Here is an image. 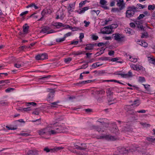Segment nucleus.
<instances>
[{
	"mask_svg": "<svg viewBox=\"0 0 155 155\" xmlns=\"http://www.w3.org/2000/svg\"><path fill=\"white\" fill-rule=\"evenodd\" d=\"M57 123L51 124L49 126L50 128L52 129H55L58 133L65 132L67 130V128L65 126L58 125H57Z\"/></svg>",
	"mask_w": 155,
	"mask_h": 155,
	"instance_id": "1",
	"label": "nucleus"
},
{
	"mask_svg": "<svg viewBox=\"0 0 155 155\" xmlns=\"http://www.w3.org/2000/svg\"><path fill=\"white\" fill-rule=\"evenodd\" d=\"M127 9L126 13V17L128 18L133 17L135 12L137 11L136 10V7L133 5L128 7Z\"/></svg>",
	"mask_w": 155,
	"mask_h": 155,
	"instance_id": "2",
	"label": "nucleus"
},
{
	"mask_svg": "<svg viewBox=\"0 0 155 155\" xmlns=\"http://www.w3.org/2000/svg\"><path fill=\"white\" fill-rule=\"evenodd\" d=\"M118 27L117 24H112L111 25L105 27L104 31H101L102 34H110L113 28H115Z\"/></svg>",
	"mask_w": 155,
	"mask_h": 155,
	"instance_id": "3",
	"label": "nucleus"
},
{
	"mask_svg": "<svg viewBox=\"0 0 155 155\" xmlns=\"http://www.w3.org/2000/svg\"><path fill=\"white\" fill-rule=\"evenodd\" d=\"M114 39L118 42H122L124 41V39L125 37L122 36L119 33H116L112 35Z\"/></svg>",
	"mask_w": 155,
	"mask_h": 155,
	"instance_id": "4",
	"label": "nucleus"
},
{
	"mask_svg": "<svg viewBox=\"0 0 155 155\" xmlns=\"http://www.w3.org/2000/svg\"><path fill=\"white\" fill-rule=\"evenodd\" d=\"M98 139H105L107 140H114L117 139L114 136H112L109 135H105L103 136H100L99 138H97Z\"/></svg>",
	"mask_w": 155,
	"mask_h": 155,
	"instance_id": "5",
	"label": "nucleus"
},
{
	"mask_svg": "<svg viewBox=\"0 0 155 155\" xmlns=\"http://www.w3.org/2000/svg\"><path fill=\"white\" fill-rule=\"evenodd\" d=\"M63 148V147H57L54 148L53 149H49L48 147H45L44 149L45 151L46 152H51V153L54 152H57V151L62 149Z\"/></svg>",
	"mask_w": 155,
	"mask_h": 155,
	"instance_id": "6",
	"label": "nucleus"
},
{
	"mask_svg": "<svg viewBox=\"0 0 155 155\" xmlns=\"http://www.w3.org/2000/svg\"><path fill=\"white\" fill-rule=\"evenodd\" d=\"M118 150L119 152L118 154L119 155H124L125 154H127L128 152V149H126L124 147L119 148Z\"/></svg>",
	"mask_w": 155,
	"mask_h": 155,
	"instance_id": "7",
	"label": "nucleus"
},
{
	"mask_svg": "<svg viewBox=\"0 0 155 155\" xmlns=\"http://www.w3.org/2000/svg\"><path fill=\"white\" fill-rule=\"evenodd\" d=\"M140 104V100L138 99H137L134 100L133 102V103L130 105L126 106L124 107V109L126 110H128V108L131 106H133L134 105H136V106H138Z\"/></svg>",
	"mask_w": 155,
	"mask_h": 155,
	"instance_id": "8",
	"label": "nucleus"
},
{
	"mask_svg": "<svg viewBox=\"0 0 155 155\" xmlns=\"http://www.w3.org/2000/svg\"><path fill=\"white\" fill-rule=\"evenodd\" d=\"M96 45H97V44L96 43L94 44L90 43L87 44L86 45V47L85 48V49L86 50H92L93 49L94 47Z\"/></svg>",
	"mask_w": 155,
	"mask_h": 155,
	"instance_id": "9",
	"label": "nucleus"
},
{
	"mask_svg": "<svg viewBox=\"0 0 155 155\" xmlns=\"http://www.w3.org/2000/svg\"><path fill=\"white\" fill-rule=\"evenodd\" d=\"M111 126L112 127L111 129V131L113 133L116 134L117 132L118 131V129L117 127L116 124L115 123H112L110 124Z\"/></svg>",
	"mask_w": 155,
	"mask_h": 155,
	"instance_id": "10",
	"label": "nucleus"
},
{
	"mask_svg": "<svg viewBox=\"0 0 155 155\" xmlns=\"http://www.w3.org/2000/svg\"><path fill=\"white\" fill-rule=\"evenodd\" d=\"M100 3L101 5H102L101 7L104 9L106 10L109 9V7L106 6L107 2L105 0H100Z\"/></svg>",
	"mask_w": 155,
	"mask_h": 155,
	"instance_id": "11",
	"label": "nucleus"
},
{
	"mask_svg": "<svg viewBox=\"0 0 155 155\" xmlns=\"http://www.w3.org/2000/svg\"><path fill=\"white\" fill-rule=\"evenodd\" d=\"M49 90H51L52 91L50 93L48 96L47 100L48 101H50L51 100L54 95V90L53 89H49Z\"/></svg>",
	"mask_w": 155,
	"mask_h": 155,
	"instance_id": "12",
	"label": "nucleus"
},
{
	"mask_svg": "<svg viewBox=\"0 0 155 155\" xmlns=\"http://www.w3.org/2000/svg\"><path fill=\"white\" fill-rule=\"evenodd\" d=\"M49 128L50 127L48 126L43 129H42L40 130H39L38 132L39 135H43L45 134L48 132V130Z\"/></svg>",
	"mask_w": 155,
	"mask_h": 155,
	"instance_id": "13",
	"label": "nucleus"
},
{
	"mask_svg": "<svg viewBox=\"0 0 155 155\" xmlns=\"http://www.w3.org/2000/svg\"><path fill=\"white\" fill-rule=\"evenodd\" d=\"M38 152L37 150H29L26 152L25 155H38Z\"/></svg>",
	"mask_w": 155,
	"mask_h": 155,
	"instance_id": "14",
	"label": "nucleus"
},
{
	"mask_svg": "<svg viewBox=\"0 0 155 155\" xmlns=\"http://www.w3.org/2000/svg\"><path fill=\"white\" fill-rule=\"evenodd\" d=\"M138 42V43L139 45L144 47L147 48L148 45V43L144 41H139Z\"/></svg>",
	"mask_w": 155,
	"mask_h": 155,
	"instance_id": "15",
	"label": "nucleus"
},
{
	"mask_svg": "<svg viewBox=\"0 0 155 155\" xmlns=\"http://www.w3.org/2000/svg\"><path fill=\"white\" fill-rule=\"evenodd\" d=\"M89 9V7L87 6L84 7L81 9H80V11H78V12L79 14H81V13H84L87 10Z\"/></svg>",
	"mask_w": 155,
	"mask_h": 155,
	"instance_id": "16",
	"label": "nucleus"
},
{
	"mask_svg": "<svg viewBox=\"0 0 155 155\" xmlns=\"http://www.w3.org/2000/svg\"><path fill=\"white\" fill-rule=\"evenodd\" d=\"M50 29L49 27L47 26H44L42 28V29L40 31V33H47V31Z\"/></svg>",
	"mask_w": 155,
	"mask_h": 155,
	"instance_id": "17",
	"label": "nucleus"
},
{
	"mask_svg": "<svg viewBox=\"0 0 155 155\" xmlns=\"http://www.w3.org/2000/svg\"><path fill=\"white\" fill-rule=\"evenodd\" d=\"M131 147V149L134 150L135 149H137L138 150L140 151L141 152H143V150L144 149V148H141V146H136L135 147L132 146Z\"/></svg>",
	"mask_w": 155,
	"mask_h": 155,
	"instance_id": "18",
	"label": "nucleus"
},
{
	"mask_svg": "<svg viewBox=\"0 0 155 155\" xmlns=\"http://www.w3.org/2000/svg\"><path fill=\"white\" fill-rule=\"evenodd\" d=\"M131 130L130 128L129 125H127V126H124L122 129L121 131L125 132L130 131Z\"/></svg>",
	"mask_w": 155,
	"mask_h": 155,
	"instance_id": "19",
	"label": "nucleus"
},
{
	"mask_svg": "<svg viewBox=\"0 0 155 155\" xmlns=\"http://www.w3.org/2000/svg\"><path fill=\"white\" fill-rule=\"evenodd\" d=\"M23 31L24 33L27 34L28 33V31L29 28V26L27 24H25L23 26Z\"/></svg>",
	"mask_w": 155,
	"mask_h": 155,
	"instance_id": "20",
	"label": "nucleus"
},
{
	"mask_svg": "<svg viewBox=\"0 0 155 155\" xmlns=\"http://www.w3.org/2000/svg\"><path fill=\"white\" fill-rule=\"evenodd\" d=\"M77 149L80 150H85L87 149V146L85 143L81 144V146H79L76 148Z\"/></svg>",
	"mask_w": 155,
	"mask_h": 155,
	"instance_id": "21",
	"label": "nucleus"
},
{
	"mask_svg": "<svg viewBox=\"0 0 155 155\" xmlns=\"http://www.w3.org/2000/svg\"><path fill=\"white\" fill-rule=\"evenodd\" d=\"M97 50H100V51L97 52L95 55H97V56H98L102 54L104 52V51L105 50V48H103V47L101 48H98Z\"/></svg>",
	"mask_w": 155,
	"mask_h": 155,
	"instance_id": "22",
	"label": "nucleus"
},
{
	"mask_svg": "<svg viewBox=\"0 0 155 155\" xmlns=\"http://www.w3.org/2000/svg\"><path fill=\"white\" fill-rule=\"evenodd\" d=\"M59 103V101H57L55 102H52L51 103V108H57L58 105V104Z\"/></svg>",
	"mask_w": 155,
	"mask_h": 155,
	"instance_id": "23",
	"label": "nucleus"
},
{
	"mask_svg": "<svg viewBox=\"0 0 155 155\" xmlns=\"http://www.w3.org/2000/svg\"><path fill=\"white\" fill-rule=\"evenodd\" d=\"M117 5L119 7L120 10H121L124 9L125 7V4L124 3H121L120 2H117Z\"/></svg>",
	"mask_w": 155,
	"mask_h": 155,
	"instance_id": "24",
	"label": "nucleus"
},
{
	"mask_svg": "<svg viewBox=\"0 0 155 155\" xmlns=\"http://www.w3.org/2000/svg\"><path fill=\"white\" fill-rule=\"evenodd\" d=\"M57 14L60 16V18L62 20L64 18V13L63 11H59L57 12Z\"/></svg>",
	"mask_w": 155,
	"mask_h": 155,
	"instance_id": "25",
	"label": "nucleus"
},
{
	"mask_svg": "<svg viewBox=\"0 0 155 155\" xmlns=\"http://www.w3.org/2000/svg\"><path fill=\"white\" fill-rule=\"evenodd\" d=\"M125 74L124 77H123V78H128L132 77V74L131 71H129L127 74Z\"/></svg>",
	"mask_w": 155,
	"mask_h": 155,
	"instance_id": "26",
	"label": "nucleus"
},
{
	"mask_svg": "<svg viewBox=\"0 0 155 155\" xmlns=\"http://www.w3.org/2000/svg\"><path fill=\"white\" fill-rule=\"evenodd\" d=\"M50 128H49L48 130V132L50 134H55L58 133L55 129H53V130H50Z\"/></svg>",
	"mask_w": 155,
	"mask_h": 155,
	"instance_id": "27",
	"label": "nucleus"
},
{
	"mask_svg": "<svg viewBox=\"0 0 155 155\" xmlns=\"http://www.w3.org/2000/svg\"><path fill=\"white\" fill-rule=\"evenodd\" d=\"M146 7L145 5H142L140 4H137V7H136V10L138 9H139L144 8Z\"/></svg>",
	"mask_w": 155,
	"mask_h": 155,
	"instance_id": "28",
	"label": "nucleus"
},
{
	"mask_svg": "<svg viewBox=\"0 0 155 155\" xmlns=\"http://www.w3.org/2000/svg\"><path fill=\"white\" fill-rule=\"evenodd\" d=\"M92 129L96 130L98 132L101 131V128L98 126H92Z\"/></svg>",
	"mask_w": 155,
	"mask_h": 155,
	"instance_id": "29",
	"label": "nucleus"
},
{
	"mask_svg": "<svg viewBox=\"0 0 155 155\" xmlns=\"http://www.w3.org/2000/svg\"><path fill=\"white\" fill-rule=\"evenodd\" d=\"M148 37V35L147 32H144L142 33V35L141 36V38H147Z\"/></svg>",
	"mask_w": 155,
	"mask_h": 155,
	"instance_id": "30",
	"label": "nucleus"
},
{
	"mask_svg": "<svg viewBox=\"0 0 155 155\" xmlns=\"http://www.w3.org/2000/svg\"><path fill=\"white\" fill-rule=\"evenodd\" d=\"M136 112H134L133 110H128L127 111V114L129 115H134Z\"/></svg>",
	"mask_w": 155,
	"mask_h": 155,
	"instance_id": "31",
	"label": "nucleus"
},
{
	"mask_svg": "<svg viewBox=\"0 0 155 155\" xmlns=\"http://www.w3.org/2000/svg\"><path fill=\"white\" fill-rule=\"evenodd\" d=\"M99 63V62H97L96 63H94L92 65V66L95 68L97 67L100 66L102 65L103 64H98Z\"/></svg>",
	"mask_w": 155,
	"mask_h": 155,
	"instance_id": "32",
	"label": "nucleus"
},
{
	"mask_svg": "<svg viewBox=\"0 0 155 155\" xmlns=\"http://www.w3.org/2000/svg\"><path fill=\"white\" fill-rule=\"evenodd\" d=\"M48 56L45 53L41 54V60H44L47 58Z\"/></svg>",
	"mask_w": 155,
	"mask_h": 155,
	"instance_id": "33",
	"label": "nucleus"
},
{
	"mask_svg": "<svg viewBox=\"0 0 155 155\" xmlns=\"http://www.w3.org/2000/svg\"><path fill=\"white\" fill-rule=\"evenodd\" d=\"M99 60H101L102 61H107L109 60L110 59H109V58L107 57H102L99 58Z\"/></svg>",
	"mask_w": 155,
	"mask_h": 155,
	"instance_id": "34",
	"label": "nucleus"
},
{
	"mask_svg": "<svg viewBox=\"0 0 155 155\" xmlns=\"http://www.w3.org/2000/svg\"><path fill=\"white\" fill-rule=\"evenodd\" d=\"M31 121L33 122H36L35 124L37 125L40 124L41 123V121L40 119H37L36 120H33Z\"/></svg>",
	"mask_w": 155,
	"mask_h": 155,
	"instance_id": "35",
	"label": "nucleus"
},
{
	"mask_svg": "<svg viewBox=\"0 0 155 155\" xmlns=\"http://www.w3.org/2000/svg\"><path fill=\"white\" fill-rule=\"evenodd\" d=\"M106 93L107 94V96H111L113 94V92L110 90V88H108L107 89V91H106Z\"/></svg>",
	"mask_w": 155,
	"mask_h": 155,
	"instance_id": "36",
	"label": "nucleus"
},
{
	"mask_svg": "<svg viewBox=\"0 0 155 155\" xmlns=\"http://www.w3.org/2000/svg\"><path fill=\"white\" fill-rule=\"evenodd\" d=\"M87 2V1H84L81 2L79 4V7L81 8L82 7L85 5Z\"/></svg>",
	"mask_w": 155,
	"mask_h": 155,
	"instance_id": "37",
	"label": "nucleus"
},
{
	"mask_svg": "<svg viewBox=\"0 0 155 155\" xmlns=\"http://www.w3.org/2000/svg\"><path fill=\"white\" fill-rule=\"evenodd\" d=\"M146 81L144 77H139L138 80V81L139 82H145Z\"/></svg>",
	"mask_w": 155,
	"mask_h": 155,
	"instance_id": "38",
	"label": "nucleus"
},
{
	"mask_svg": "<svg viewBox=\"0 0 155 155\" xmlns=\"http://www.w3.org/2000/svg\"><path fill=\"white\" fill-rule=\"evenodd\" d=\"M86 82L85 81H82L81 82H79V83H77L75 84L76 85H77L79 86H82V85L84 84H86Z\"/></svg>",
	"mask_w": 155,
	"mask_h": 155,
	"instance_id": "39",
	"label": "nucleus"
},
{
	"mask_svg": "<svg viewBox=\"0 0 155 155\" xmlns=\"http://www.w3.org/2000/svg\"><path fill=\"white\" fill-rule=\"evenodd\" d=\"M129 58L130 59V61L132 62H136L137 61V58H132L131 56H130Z\"/></svg>",
	"mask_w": 155,
	"mask_h": 155,
	"instance_id": "40",
	"label": "nucleus"
},
{
	"mask_svg": "<svg viewBox=\"0 0 155 155\" xmlns=\"http://www.w3.org/2000/svg\"><path fill=\"white\" fill-rule=\"evenodd\" d=\"M65 39L64 38V37L62 38H57L56 39V41L57 42H60L62 41H64L65 40Z\"/></svg>",
	"mask_w": 155,
	"mask_h": 155,
	"instance_id": "41",
	"label": "nucleus"
},
{
	"mask_svg": "<svg viewBox=\"0 0 155 155\" xmlns=\"http://www.w3.org/2000/svg\"><path fill=\"white\" fill-rule=\"evenodd\" d=\"M72 60V58H71L69 57L66 58H65L64 60V61L66 63H68L70 62Z\"/></svg>",
	"mask_w": 155,
	"mask_h": 155,
	"instance_id": "42",
	"label": "nucleus"
},
{
	"mask_svg": "<svg viewBox=\"0 0 155 155\" xmlns=\"http://www.w3.org/2000/svg\"><path fill=\"white\" fill-rule=\"evenodd\" d=\"M41 54H39L35 56V59L37 60H41Z\"/></svg>",
	"mask_w": 155,
	"mask_h": 155,
	"instance_id": "43",
	"label": "nucleus"
},
{
	"mask_svg": "<svg viewBox=\"0 0 155 155\" xmlns=\"http://www.w3.org/2000/svg\"><path fill=\"white\" fill-rule=\"evenodd\" d=\"M88 62H87V63L85 64H83L81 67L79 69H85L86 68H87L88 67Z\"/></svg>",
	"mask_w": 155,
	"mask_h": 155,
	"instance_id": "44",
	"label": "nucleus"
},
{
	"mask_svg": "<svg viewBox=\"0 0 155 155\" xmlns=\"http://www.w3.org/2000/svg\"><path fill=\"white\" fill-rule=\"evenodd\" d=\"M14 89H15L14 88L9 87L6 89L5 91L6 92L9 93L11 91H13Z\"/></svg>",
	"mask_w": 155,
	"mask_h": 155,
	"instance_id": "45",
	"label": "nucleus"
},
{
	"mask_svg": "<svg viewBox=\"0 0 155 155\" xmlns=\"http://www.w3.org/2000/svg\"><path fill=\"white\" fill-rule=\"evenodd\" d=\"M143 67L140 65H136V70H140L142 69Z\"/></svg>",
	"mask_w": 155,
	"mask_h": 155,
	"instance_id": "46",
	"label": "nucleus"
},
{
	"mask_svg": "<svg viewBox=\"0 0 155 155\" xmlns=\"http://www.w3.org/2000/svg\"><path fill=\"white\" fill-rule=\"evenodd\" d=\"M121 10H120V8H113L111 10V12H119Z\"/></svg>",
	"mask_w": 155,
	"mask_h": 155,
	"instance_id": "47",
	"label": "nucleus"
},
{
	"mask_svg": "<svg viewBox=\"0 0 155 155\" xmlns=\"http://www.w3.org/2000/svg\"><path fill=\"white\" fill-rule=\"evenodd\" d=\"M147 140L149 141L155 143V138L149 137L147 138Z\"/></svg>",
	"mask_w": 155,
	"mask_h": 155,
	"instance_id": "48",
	"label": "nucleus"
},
{
	"mask_svg": "<svg viewBox=\"0 0 155 155\" xmlns=\"http://www.w3.org/2000/svg\"><path fill=\"white\" fill-rule=\"evenodd\" d=\"M72 54L74 55V56L82 54V52H74L72 53Z\"/></svg>",
	"mask_w": 155,
	"mask_h": 155,
	"instance_id": "49",
	"label": "nucleus"
},
{
	"mask_svg": "<svg viewBox=\"0 0 155 155\" xmlns=\"http://www.w3.org/2000/svg\"><path fill=\"white\" fill-rule=\"evenodd\" d=\"M155 8V6L154 5H149L148 6V9L149 10H153Z\"/></svg>",
	"mask_w": 155,
	"mask_h": 155,
	"instance_id": "50",
	"label": "nucleus"
},
{
	"mask_svg": "<svg viewBox=\"0 0 155 155\" xmlns=\"http://www.w3.org/2000/svg\"><path fill=\"white\" fill-rule=\"evenodd\" d=\"M145 17V15L143 14H141L137 18V20H140L143 18Z\"/></svg>",
	"mask_w": 155,
	"mask_h": 155,
	"instance_id": "51",
	"label": "nucleus"
},
{
	"mask_svg": "<svg viewBox=\"0 0 155 155\" xmlns=\"http://www.w3.org/2000/svg\"><path fill=\"white\" fill-rule=\"evenodd\" d=\"M19 135H21L25 137L28 136L30 135V134L28 133H21L18 134Z\"/></svg>",
	"mask_w": 155,
	"mask_h": 155,
	"instance_id": "52",
	"label": "nucleus"
},
{
	"mask_svg": "<svg viewBox=\"0 0 155 155\" xmlns=\"http://www.w3.org/2000/svg\"><path fill=\"white\" fill-rule=\"evenodd\" d=\"M71 32H69L64 35V37L65 39L67 37L70 36L71 35Z\"/></svg>",
	"mask_w": 155,
	"mask_h": 155,
	"instance_id": "53",
	"label": "nucleus"
},
{
	"mask_svg": "<svg viewBox=\"0 0 155 155\" xmlns=\"http://www.w3.org/2000/svg\"><path fill=\"white\" fill-rule=\"evenodd\" d=\"M23 109H24V111L26 112H27L28 111L31 110H32V109L31 108V107H29L27 108H23Z\"/></svg>",
	"mask_w": 155,
	"mask_h": 155,
	"instance_id": "54",
	"label": "nucleus"
},
{
	"mask_svg": "<svg viewBox=\"0 0 155 155\" xmlns=\"http://www.w3.org/2000/svg\"><path fill=\"white\" fill-rule=\"evenodd\" d=\"M92 39L94 40H96L98 38V37L97 36L93 35H92Z\"/></svg>",
	"mask_w": 155,
	"mask_h": 155,
	"instance_id": "55",
	"label": "nucleus"
},
{
	"mask_svg": "<svg viewBox=\"0 0 155 155\" xmlns=\"http://www.w3.org/2000/svg\"><path fill=\"white\" fill-rule=\"evenodd\" d=\"M111 21L112 19H111L110 18H108L107 19H106L105 20V21L103 25H105L107 24L108 22Z\"/></svg>",
	"mask_w": 155,
	"mask_h": 155,
	"instance_id": "56",
	"label": "nucleus"
},
{
	"mask_svg": "<svg viewBox=\"0 0 155 155\" xmlns=\"http://www.w3.org/2000/svg\"><path fill=\"white\" fill-rule=\"evenodd\" d=\"M3 83H6L7 84L9 83V81L8 80L0 81V84H1Z\"/></svg>",
	"mask_w": 155,
	"mask_h": 155,
	"instance_id": "57",
	"label": "nucleus"
},
{
	"mask_svg": "<svg viewBox=\"0 0 155 155\" xmlns=\"http://www.w3.org/2000/svg\"><path fill=\"white\" fill-rule=\"evenodd\" d=\"M46 11L47 13L49 14H50L53 12L52 9L51 8L47 9Z\"/></svg>",
	"mask_w": 155,
	"mask_h": 155,
	"instance_id": "58",
	"label": "nucleus"
},
{
	"mask_svg": "<svg viewBox=\"0 0 155 155\" xmlns=\"http://www.w3.org/2000/svg\"><path fill=\"white\" fill-rule=\"evenodd\" d=\"M137 27L139 28H140V30L142 31L144 30V28L143 25L142 24L139 25H137Z\"/></svg>",
	"mask_w": 155,
	"mask_h": 155,
	"instance_id": "59",
	"label": "nucleus"
},
{
	"mask_svg": "<svg viewBox=\"0 0 155 155\" xmlns=\"http://www.w3.org/2000/svg\"><path fill=\"white\" fill-rule=\"evenodd\" d=\"M1 105H8V103L7 102H5V101H1Z\"/></svg>",
	"mask_w": 155,
	"mask_h": 155,
	"instance_id": "60",
	"label": "nucleus"
},
{
	"mask_svg": "<svg viewBox=\"0 0 155 155\" xmlns=\"http://www.w3.org/2000/svg\"><path fill=\"white\" fill-rule=\"evenodd\" d=\"M47 11L46 10H43L41 13V14L43 16V17L46 14H47Z\"/></svg>",
	"mask_w": 155,
	"mask_h": 155,
	"instance_id": "61",
	"label": "nucleus"
},
{
	"mask_svg": "<svg viewBox=\"0 0 155 155\" xmlns=\"http://www.w3.org/2000/svg\"><path fill=\"white\" fill-rule=\"evenodd\" d=\"M6 127L9 130H15L17 129L16 127H10L8 126H6Z\"/></svg>",
	"mask_w": 155,
	"mask_h": 155,
	"instance_id": "62",
	"label": "nucleus"
},
{
	"mask_svg": "<svg viewBox=\"0 0 155 155\" xmlns=\"http://www.w3.org/2000/svg\"><path fill=\"white\" fill-rule=\"evenodd\" d=\"M102 125L104 127H109V124L104 122Z\"/></svg>",
	"mask_w": 155,
	"mask_h": 155,
	"instance_id": "63",
	"label": "nucleus"
},
{
	"mask_svg": "<svg viewBox=\"0 0 155 155\" xmlns=\"http://www.w3.org/2000/svg\"><path fill=\"white\" fill-rule=\"evenodd\" d=\"M104 119H98L97 121L99 122L101 124L104 122Z\"/></svg>",
	"mask_w": 155,
	"mask_h": 155,
	"instance_id": "64",
	"label": "nucleus"
}]
</instances>
